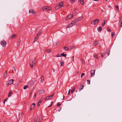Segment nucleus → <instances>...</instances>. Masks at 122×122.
<instances>
[{"mask_svg":"<svg viewBox=\"0 0 122 122\" xmlns=\"http://www.w3.org/2000/svg\"><path fill=\"white\" fill-rule=\"evenodd\" d=\"M60 63L61 64V66H64V63L63 62H61V61H60Z\"/></svg>","mask_w":122,"mask_h":122,"instance_id":"36","label":"nucleus"},{"mask_svg":"<svg viewBox=\"0 0 122 122\" xmlns=\"http://www.w3.org/2000/svg\"><path fill=\"white\" fill-rule=\"evenodd\" d=\"M61 108H60V107L58 109V111H60V110H61Z\"/></svg>","mask_w":122,"mask_h":122,"instance_id":"57","label":"nucleus"},{"mask_svg":"<svg viewBox=\"0 0 122 122\" xmlns=\"http://www.w3.org/2000/svg\"><path fill=\"white\" fill-rule=\"evenodd\" d=\"M1 45L3 47H5L6 46L7 43L6 42L4 41H0Z\"/></svg>","mask_w":122,"mask_h":122,"instance_id":"1","label":"nucleus"},{"mask_svg":"<svg viewBox=\"0 0 122 122\" xmlns=\"http://www.w3.org/2000/svg\"><path fill=\"white\" fill-rule=\"evenodd\" d=\"M75 0H70V2L71 3L74 2H75Z\"/></svg>","mask_w":122,"mask_h":122,"instance_id":"47","label":"nucleus"},{"mask_svg":"<svg viewBox=\"0 0 122 122\" xmlns=\"http://www.w3.org/2000/svg\"><path fill=\"white\" fill-rule=\"evenodd\" d=\"M95 70H93L91 71V77L94 76L95 74Z\"/></svg>","mask_w":122,"mask_h":122,"instance_id":"2","label":"nucleus"},{"mask_svg":"<svg viewBox=\"0 0 122 122\" xmlns=\"http://www.w3.org/2000/svg\"><path fill=\"white\" fill-rule=\"evenodd\" d=\"M102 29V27L101 26L99 27H98V30L99 32L101 31Z\"/></svg>","mask_w":122,"mask_h":122,"instance_id":"16","label":"nucleus"},{"mask_svg":"<svg viewBox=\"0 0 122 122\" xmlns=\"http://www.w3.org/2000/svg\"><path fill=\"white\" fill-rule=\"evenodd\" d=\"M7 75V73H5L4 74V76L5 77Z\"/></svg>","mask_w":122,"mask_h":122,"instance_id":"53","label":"nucleus"},{"mask_svg":"<svg viewBox=\"0 0 122 122\" xmlns=\"http://www.w3.org/2000/svg\"><path fill=\"white\" fill-rule=\"evenodd\" d=\"M98 55L96 53H95L94 55V57L97 58V59H98V57L97 56Z\"/></svg>","mask_w":122,"mask_h":122,"instance_id":"23","label":"nucleus"},{"mask_svg":"<svg viewBox=\"0 0 122 122\" xmlns=\"http://www.w3.org/2000/svg\"><path fill=\"white\" fill-rule=\"evenodd\" d=\"M69 27H70L69 26V25H67V26H66V28H69Z\"/></svg>","mask_w":122,"mask_h":122,"instance_id":"61","label":"nucleus"},{"mask_svg":"<svg viewBox=\"0 0 122 122\" xmlns=\"http://www.w3.org/2000/svg\"><path fill=\"white\" fill-rule=\"evenodd\" d=\"M83 18V17L81 16L76 18L74 20V21L76 22L81 20Z\"/></svg>","mask_w":122,"mask_h":122,"instance_id":"3","label":"nucleus"},{"mask_svg":"<svg viewBox=\"0 0 122 122\" xmlns=\"http://www.w3.org/2000/svg\"><path fill=\"white\" fill-rule=\"evenodd\" d=\"M73 25V24L72 23H71V24H69V26L70 27L72 26Z\"/></svg>","mask_w":122,"mask_h":122,"instance_id":"38","label":"nucleus"},{"mask_svg":"<svg viewBox=\"0 0 122 122\" xmlns=\"http://www.w3.org/2000/svg\"><path fill=\"white\" fill-rule=\"evenodd\" d=\"M35 59L34 60V65L35 66L36 65V58H34Z\"/></svg>","mask_w":122,"mask_h":122,"instance_id":"35","label":"nucleus"},{"mask_svg":"<svg viewBox=\"0 0 122 122\" xmlns=\"http://www.w3.org/2000/svg\"><path fill=\"white\" fill-rule=\"evenodd\" d=\"M16 35L15 34H13L10 37V39H12L13 38H14Z\"/></svg>","mask_w":122,"mask_h":122,"instance_id":"15","label":"nucleus"},{"mask_svg":"<svg viewBox=\"0 0 122 122\" xmlns=\"http://www.w3.org/2000/svg\"><path fill=\"white\" fill-rule=\"evenodd\" d=\"M20 39H19L17 42V45H19L20 44Z\"/></svg>","mask_w":122,"mask_h":122,"instance_id":"40","label":"nucleus"},{"mask_svg":"<svg viewBox=\"0 0 122 122\" xmlns=\"http://www.w3.org/2000/svg\"><path fill=\"white\" fill-rule=\"evenodd\" d=\"M64 49L65 51H69V48L68 47L64 46Z\"/></svg>","mask_w":122,"mask_h":122,"instance_id":"25","label":"nucleus"},{"mask_svg":"<svg viewBox=\"0 0 122 122\" xmlns=\"http://www.w3.org/2000/svg\"><path fill=\"white\" fill-rule=\"evenodd\" d=\"M116 8L118 10H119V7H118V5H116Z\"/></svg>","mask_w":122,"mask_h":122,"instance_id":"50","label":"nucleus"},{"mask_svg":"<svg viewBox=\"0 0 122 122\" xmlns=\"http://www.w3.org/2000/svg\"><path fill=\"white\" fill-rule=\"evenodd\" d=\"M76 88V87L74 86L72 89L71 90V92L72 93L73 92H74V91L75 90V89Z\"/></svg>","mask_w":122,"mask_h":122,"instance_id":"24","label":"nucleus"},{"mask_svg":"<svg viewBox=\"0 0 122 122\" xmlns=\"http://www.w3.org/2000/svg\"><path fill=\"white\" fill-rule=\"evenodd\" d=\"M42 120V116H41L39 118L38 122H41Z\"/></svg>","mask_w":122,"mask_h":122,"instance_id":"12","label":"nucleus"},{"mask_svg":"<svg viewBox=\"0 0 122 122\" xmlns=\"http://www.w3.org/2000/svg\"><path fill=\"white\" fill-rule=\"evenodd\" d=\"M7 98L6 99L4 100V102H5L6 101H7Z\"/></svg>","mask_w":122,"mask_h":122,"instance_id":"63","label":"nucleus"},{"mask_svg":"<svg viewBox=\"0 0 122 122\" xmlns=\"http://www.w3.org/2000/svg\"><path fill=\"white\" fill-rule=\"evenodd\" d=\"M69 19H70L73 16V15H70L67 16Z\"/></svg>","mask_w":122,"mask_h":122,"instance_id":"22","label":"nucleus"},{"mask_svg":"<svg viewBox=\"0 0 122 122\" xmlns=\"http://www.w3.org/2000/svg\"><path fill=\"white\" fill-rule=\"evenodd\" d=\"M75 22H76L74 20H73V21L71 23H72L73 24V25H74L75 24Z\"/></svg>","mask_w":122,"mask_h":122,"instance_id":"58","label":"nucleus"},{"mask_svg":"<svg viewBox=\"0 0 122 122\" xmlns=\"http://www.w3.org/2000/svg\"><path fill=\"white\" fill-rule=\"evenodd\" d=\"M41 101H40L38 103L37 106V107H38L40 105V104L41 103Z\"/></svg>","mask_w":122,"mask_h":122,"instance_id":"31","label":"nucleus"},{"mask_svg":"<svg viewBox=\"0 0 122 122\" xmlns=\"http://www.w3.org/2000/svg\"><path fill=\"white\" fill-rule=\"evenodd\" d=\"M63 4V2H61L58 5H59L60 7H61V8L62 7H64V6L63 5H62Z\"/></svg>","mask_w":122,"mask_h":122,"instance_id":"10","label":"nucleus"},{"mask_svg":"<svg viewBox=\"0 0 122 122\" xmlns=\"http://www.w3.org/2000/svg\"><path fill=\"white\" fill-rule=\"evenodd\" d=\"M54 95V93H53V95H51V96H50L51 97V98H52V97H53V95Z\"/></svg>","mask_w":122,"mask_h":122,"instance_id":"62","label":"nucleus"},{"mask_svg":"<svg viewBox=\"0 0 122 122\" xmlns=\"http://www.w3.org/2000/svg\"><path fill=\"white\" fill-rule=\"evenodd\" d=\"M12 91H10L8 95V96L9 97H10L11 96V94H12Z\"/></svg>","mask_w":122,"mask_h":122,"instance_id":"33","label":"nucleus"},{"mask_svg":"<svg viewBox=\"0 0 122 122\" xmlns=\"http://www.w3.org/2000/svg\"><path fill=\"white\" fill-rule=\"evenodd\" d=\"M75 47L74 46H70L69 47V51L71 50V49H73Z\"/></svg>","mask_w":122,"mask_h":122,"instance_id":"19","label":"nucleus"},{"mask_svg":"<svg viewBox=\"0 0 122 122\" xmlns=\"http://www.w3.org/2000/svg\"><path fill=\"white\" fill-rule=\"evenodd\" d=\"M51 96H48L45 99V100H46L49 99H51Z\"/></svg>","mask_w":122,"mask_h":122,"instance_id":"14","label":"nucleus"},{"mask_svg":"<svg viewBox=\"0 0 122 122\" xmlns=\"http://www.w3.org/2000/svg\"><path fill=\"white\" fill-rule=\"evenodd\" d=\"M60 8H61V7H60V6L59 5H58L56 6L55 9H58Z\"/></svg>","mask_w":122,"mask_h":122,"instance_id":"32","label":"nucleus"},{"mask_svg":"<svg viewBox=\"0 0 122 122\" xmlns=\"http://www.w3.org/2000/svg\"><path fill=\"white\" fill-rule=\"evenodd\" d=\"M29 12L30 13H32L33 14H35V12L32 9L29 10Z\"/></svg>","mask_w":122,"mask_h":122,"instance_id":"8","label":"nucleus"},{"mask_svg":"<svg viewBox=\"0 0 122 122\" xmlns=\"http://www.w3.org/2000/svg\"><path fill=\"white\" fill-rule=\"evenodd\" d=\"M28 85H25V86L24 87V89L25 90L26 89H27L28 87Z\"/></svg>","mask_w":122,"mask_h":122,"instance_id":"39","label":"nucleus"},{"mask_svg":"<svg viewBox=\"0 0 122 122\" xmlns=\"http://www.w3.org/2000/svg\"><path fill=\"white\" fill-rule=\"evenodd\" d=\"M41 81L42 80L43 81L44 79V77L43 76H42L41 77Z\"/></svg>","mask_w":122,"mask_h":122,"instance_id":"41","label":"nucleus"},{"mask_svg":"<svg viewBox=\"0 0 122 122\" xmlns=\"http://www.w3.org/2000/svg\"><path fill=\"white\" fill-rule=\"evenodd\" d=\"M80 88L79 89V91H80L81 90L83 89L84 88V86L82 84H81L80 86Z\"/></svg>","mask_w":122,"mask_h":122,"instance_id":"9","label":"nucleus"},{"mask_svg":"<svg viewBox=\"0 0 122 122\" xmlns=\"http://www.w3.org/2000/svg\"><path fill=\"white\" fill-rule=\"evenodd\" d=\"M87 81L88 82H89L88 83H87V84H90V81L89 80H88Z\"/></svg>","mask_w":122,"mask_h":122,"instance_id":"45","label":"nucleus"},{"mask_svg":"<svg viewBox=\"0 0 122 122\" xmlns=\"http://www.w3.org/2000/svg\"><path fill=\"white\" fill-rule=\"evenodd\" d=\"M35 106V103H32L31 106V107L33 109H34Z\"/></svg>","mask_w":122,"mask_h":122,"instance_id":"27","label":"nucleus"},{"mask_svg":"<svg viewBox=\"0 0 122 122\" xmlns=\"http://www.w3.org/2000/svg\"><path fill=\"white\" fill-rule=\"evenodd\" d=\"M103 23L102 24V26H103L104 25L106 21V19H104L103 20Z\"/></svg>","mask_w":122,"mask_h":122,"instance_id":"17","label":"nucleus"},{"mask_svg":"<svg viewBox=\"0 0 122 122\" xmlns=\"http://www.w3.org/2000/svg\"><path fill=\"white\" fill-rule=\"evenodd\" d=\"M94 23H95V24L97 23L98 24L99 21V20L98 19H96L95 20H94Z\"/></svg>","mask_w":122,"mask_h":122,"instance_id":"11","label":"nucleus"},{"mask_svg":"<svg viewBox=\"0 0 122 122\" xmlns=\"http://www.w3.org/2000/svg\"><path fill=\"white\" fill-rule=\"evenodd\" d=\"M68 19H69L68 18V16H67L65 18V20H67Z\"/></svg>","mask_w":122,"mask_h":122,"instance_id":"52","label":"nucleus"},{"mask_svg":"<svg viewBox=\"0 0 122 122\" xmlns=\"http://www.w3.org/2000/svg\"><path fill=\"white\" fill-rule=\"evenodd\" d=\"M119 24L120 25V28L122 27V22H121Z\"/></svg>","mask_w":122,"mask_h":122,"instance_id":"42","label":"nucleus"},{"mask_svg":"<svg viewBox=\"0 0 122 122\" xmlns=\"http://www.w3.org/2000/svg\"><path fill=\"white\" fill-rule=\"evenodd\" d=\"M51 104L50 106H49L48 107H51L52 105V103H53V102H51Z\"/></svg>","mask_w":122,"mask_h":122,"instance_id":"55","label":"nucleus"},{"mask_svg":"<svg viewBox=\"0 0 122 122\" xmlns=\"http://www.w3.org/2000/svg\"><path fill=\"white\" fill-rule=\"evenodd\" d=\"M29 64L31 67L33 68V62L31 60L29 62Z\"/></svg>","mask_w":122,"mask_h":122,"instance_id":"6","label":"nucleus"},{"mask_svg":"<svg viewBox=\"0 0 122 122\" xmlns=\"http://www.w3.org/2000/svg\"><path fill=\"white\" fill-rule=\"evenodd\" d=\"M36 117H35V119L34 120V122H37V118H36Z\"/></svg>","mask_w":122,"mask_h":122,"instance_id":"44","label":"nucleus"},{"mask_svg":"<svg viewBox=\"0 0 122 122\" xmlns=\"http://www.w3.org/2000/svg\"><path fill=\"white\" fill-rule=\"evenodd\" d=\"M42 9L43 10H49V8L47 6H43V7Z\"/></svg>","mask_w":122,"mask_h":122,"instance_id":"7","label":"nucleus"},{"mask_svg":"<svg viewBox=\"0 0 122 122\" xmlns=\"http://www.w3.org/2000/svg\"><path fill=\"white\" fill-rule=\"evenodd\" d=\"M91 23L92 24L94 25H95V23H94V20H92L91 21Z\"/></svg>","mask_w":122,"mask_h":122,"instance_id":"34","label":"nucleus"},{"mask_svg":"<svg viewBox=\"0 0 122 122\" xmlns=\"http://www.w3.org/2000/svg\"><path fill=\"white\" fill-rule=\"evenodd\" d=\"M44 92V91L42 90H40L38 92V93L39 94H43Z\"/></svg>","mask_w":122,"mask_h":122,"instance_id":"5","label":"nucleus"},{"mask_svg":"<svg viewBox=\"0 0 122 122\" xmlns=\"http://www.w3.org/2000/svg\"><path fill=\"white\" fill-rule=\"evenodd\" d=\"M61 56H63L64 57H66V54H64L63 53H62L61 54Z\"/></svg>","mask_w":122,"mask_h":122,"instance_id":"26","label":"nucleus"},{"mask_svg":"<svg viewBox=\"0 0 122 122\" xmlns=\"http://www.w3.org/2000/svg\"><path fill=\"white\" fill-rule=\"evenodd\" d=\"M115 35V33L114 32H112V37H113V36Z\"/></svg>","mask_w":122,"mask_h":122,"instance_id":"49","label":"nucleus"},{"mask_svg":"<svg viewBox=\"0 0 122 122\" xmlns=\"http://www.w3.org/2000/svg\"><path fill=\"white\" fill-rule=\"evenodd\" d=\"M107 29L108 31L109 32H110L111 31V30L109 28L107 27Z\"/></svg>","mask_w":122,"mask_h":122,"instance_id":"48","label":"nucleus"},{"mask_svg":"<svg viewBox=\"0 0 122 122\" xmlns=\"http://www.w3.org/2000/svg\"><path fill=\"white\" fill-rule=\"evenodd\" d=\"M121 22H122V17L121 16L120 18V20L119 22V24Z\"/></svg>","mask_w":122,"mask_h":122,"instance_id":"29","label":"nucleus"},{"mask_svg":"<svg viewBox=\"0 0 122 122\" xmlns=\"http://www.w3.org/2000/svg\"><path fill=\"white\" fill-rule=\"evenodd\" d=\"M70 90H69L68 93V95H69L70 93Z\"/></svg>","mask_w":122,"mask_h":122,"instance_id":"56","label":"nucleus"},{"mask_svg":"<svg viewBox=\"0 0 122 122\" xmlns=\"http://www.w3.org/2000/svg\"><path fill=\"white\" fill-rule=\"evenodd\" d=\"M98 43V42L97 41H96L94 43V45L97 46V45Z\"/></svg>","mask_w":122,"mask_h":122,"instance_id":"20","label":"nucleus"},{"mask_svg":"<svg viewBox=\"0 0 122 122\" xmlns=\"http://www.w3.org/2000/svg\"><path fill=\"white\" fill-rule=\"evenodd\" d=\"M56 56L57 57H60V54L57 55H56Z\"/></svg>","mask_w":122,"mask_h":122,"instance_id":"54","label":"nucleus"},{"mask_svg":"<svg viewBox=\"0 0 122 122\" xmlns=\"http://www.w3.org/2000/svg\"><path fill=\"white\" fill-rule=\"evenodd\" d=\"M42 31L40 30L38 32L37 35H36V37H37L38 36H39L41 34Z\"/></svg>","mask_w":122,"mask_h":122,"instance_id":"13","label":"nucleus"},{"mask_svg":"<svg viewBox=\"0 0 122 122\" xmlns=\"http://www.w3.org/2000/svg\"><path fill=\"white\" fill-rule=\"evenodd\" d=\"M45 51L46 52L49 53L51 52V50H50L48 49H46L45 50Z\"/></svg>","mask_w":122,"mask_h":122,"instance_id":"18","label":"nucleus"},{"mask_svg":"<svg viewBox=\"0 0 122 122\" xmlns=\"http://www.w3.org/2000/svg\"><path fill=\"white\" fill-rule=\"evenodd\" d=\"M101 56L102 58L104 57L105 55L106 54V53H101Z\"/></svg>","mask_w":122,"mask_h":122,"instance_id":"30","label":"nucleus"},{"mask_svg":"<svg viewBox=\"0 0 122 122\" xmlns=\"http://www.w3.org/2000/svg\"><path fill=\"white\" fill-rule=\"evenodd\" d=\"M81 60L83 64H84L85 63V61L82 58H81Z\"/></svg>","mask_w":122,"mask_h":122,"instance_id":"37","label":"nucleus"},{"mask_svg":"<svg viewBox=\"0 0 122 122\" xmlns=\"http://www.w3.org/2000/svg\"><path fill=\"white\" fill-rule=\"evenodd\" d=\"M29 85H31L32 84L31 83H29Z\"/></svg>","mask_w":122,"mask_h":122,"instance_id":"64","label":"nucleus"},{"mask_svg":"<svg viewBox=\"0 0 122 122\" xmlns=\"http://www.w3.org/2000/svg\"><path fill=\"white\" fill-rule=\"evenodd\" d=\"M14 81V80L13 79L10 80L8 81V83L7 84V85H8L12 84L13 83V81Z\"/></svg>","mask_w":122,"mask_h":122,"instance_id":"4","label":"nucleus"},{"mask_svg":"<svg viewBox=\"0 0 122 122\" xmlns=\"http://www.w3.org/2000/svg\"><path fill=\"white\" fill-rule=\"evenodd\" d=\"M85 75V74L84 73H82L81 75V78H82V77H83V76L84 75Z\"/></svg>","mask_w":122,"mask_h":122,"instance_id":"43","label":"nucleus"},{"mask_svg":"<svg viewBox=\"0 0 122 122\" xmlns=\"http://www.w3.org/2000/svg\"><path fill=\"white\" fill-rule=\"evenodd\" d=\"M36 94L35 93V95H34V98H36Z\"/></svg>","mask_w":122,"mask_h":122,"instance_id":"60","label":"nucleus"},{"mask_svg":"<svg viewBox=\"0 0 122 122\" xmlns=\"http://www.w3.org/2000/svg\"><path fill=\"white\" fill-rule=\"evenodd\" d=\"M84 0H79V1H80V3L82 5H83L84 4Z\"/></svg>","mask_w":122,"mask_h":122,"instance_id":"21","label":"nucleus"},{"mask_svg":"<svg viewBox=\"0 0 122 122\" xmlns=\"http://www.w3.org/2000/svg\"><path fill=\"white\" fill-rule=\"evenodd\" d=\"M57 105L58 106H59L61 105V104H60L59 103H58L57 104Z\"/></svg>","mask_w":122,"mask_h":122,"instance_id":"51","label":"nucleus"},{"mask_svg":"<svg viewBox=\"0 0 122 122\" xmlns=\"http://www.w3.org/2000/svg\"><path fill=\"white\" fill-rule=\"evenodd\" d=\"M59 44V42H56L55 44V45H57L58 44Z\"/></svg>","mask_w":122,"mask_h":122,"instance_id":"59","label":"nucleus"},{"mask_svg":"<svg viewBox=\"0 0 122 122\" xmlns=\"http://www.w3.org/2000/svg\"><path fill=\"white\" fill-rule=\"evenodd\" d=\"M106 53H107V52L108 53H110V51L109 50V49H107L106 51Z\"/></svg>","mask_w":122,"mask_h":122,"instance_id":"46","label":"nucleus"},{"mask_svg":"<svg viewBox=\"0 0 122 122\" xmlns=\"http://www.w3.org/2000/svg\"><path fill=\"white\" fill-rule=\"evenodd\" d=\"M38 38V36H37V37H36V36L34 39L33 43H34L35 42H36L37 41Z\"/></svg>","mask_w":122,"mask_h":122,"instance_id":"28","label":"nucleus"}]
</instances>
